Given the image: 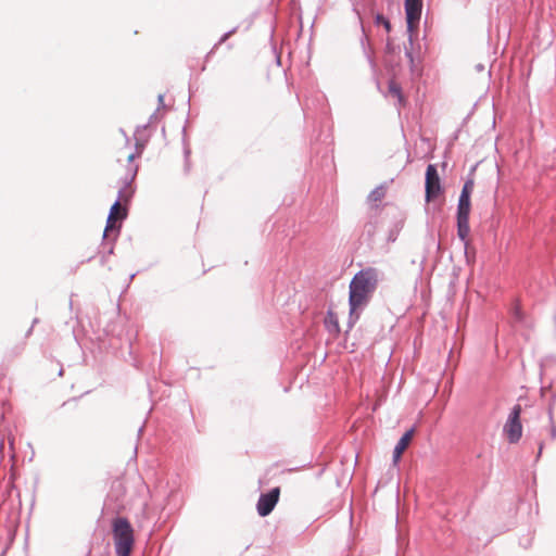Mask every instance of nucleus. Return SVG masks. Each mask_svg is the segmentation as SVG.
<instances>
[{
    "mask_svg": "<svg viewBox=\"0 0 556 556\" xmlns=\"http://www.w3.org/2000/svg\"><path fill=\"white\" fill-rule=\"evenodd\" d=\"M386 195V190L383 187H377L375 190H372L368 197L369 201L371 202H379L381 201Z\"/></svg>",
    "mask_w": 556,
    "mask_h": 556,
    "instance_id": "nucleus-12",
    "label": "nucleus"
},
{
    "mask_svg": "<svg viewBox=\"0 0 556 556\" xmlns=\"http://www.w3.org/2000/svg\"><path fill=\"white\" fill-rule=\"evenodd\" d=\"M112 533L116 556H130L135 535L130 522L124 517H117L112 521Z\"/></svg>",
    "mask_w": 556,
    "mask_h": 556,
    "instance_id": "nucleus-3",
    "label": "nucleus"
},
{
    "mask_svg": "<svg viewBox=\"0 0 556 556\" xmlns=\"http://www.w3.org/2000/svg\"><path fill=\"white\" fill-rule=\"evenodd\" d=\"M469 219L457 218V232L462 240H465L469 235Z\"/></svg>",
    "mask_w": 556,
    "mask_h": 556,
    "instance_id": "nucleus-10",
    "label": "nucleus"
},
{
    "mask_svg": "<svg viewBox=\"0 0 556 556\" xmlns=\"http://www.w3.org/2000/svg\"><path fill=\"white\" fill-rule=\"evenodd\" d=\"M326 324L328 327H332L334 331L339 332V321L336 313L329 311L326 317Z\"/></svg>",
    "mask_w": 556,
    "mask_h": 556,
    "instance_id": "nucleus-13",
    "label": "nucleus"
},
{
    "mask_svg": "<svg viewBox=\"0 0 556 556\" xmlns=\"http://www.w3.org/2000/svg\"><path fill=\"white\" fill-rule=\"evenodd\" d=\"M376 21H377V23H378V24L383 25L387 31H390V30H391V24H390V22H389L386 17H383L382 15H378V16L376 17Z\"/></svg>",
    "mask_w": 556,
    "mask_h": 556,
    "instance_id": "nucleus-14",
    "label": "nucleus"
},
{
    "mask_svg": "<svg viewBox=\"0 0 556 556\" xmlns=\"http://www.w3.org/2000/svg\"><path fill=\"white\" fill-rule=\"evenodd\" d=\"M378 282V273L375 268H366L358 271L350 282V315L351 318L358 319L356 311L365 306L374 291L376 290Z\"/></svg>",
    "mask_w": 556,
    "mask_h": 556,
    "instance_id": "nucleus-2",
    "label": "nucleus"
},
{
    "mask_svg": "<svg viewBox=\"0 0 556 556\" xmlns=\"http://www.w3.org/2000/svg\"><path fill=\"white\" fill-rule=\"evenodd\" d=\"M414 433H415V430L414 429H409L399 440V442L395 445L394 451H393V462H394V464L399 463V460L401 459L403 453L405 452V450L410 444V442L413 440V437H414Z\"/></svg>",
    "mask_w": 556,
    "mask_h": 556,
    "instance_id": "nucleus-9",
    "label": "nucleus"
},
{
    "mask_svg": "<svg viewBox=\"0 0 556 556\" xmlns=\"http://www.w3.org/2000/svg\"><path fill=\"white\" fill-rule=\"evenodd\" d=\"M425 189H426V201L427 202H431V201L435 200L443 192L440 176L438 174L435 165H433V164H429L427 166Z\"/></svg>",
    "mask_w": 556,
    "mask_h": 556,
    "instance_id": "nucleus-5",
    "label": "nucleus"
},
{
    "mask_svg": "<svg viewBox=\"0 0 556 556\" xmlns=\"http://www.w3.org/2000/svg\"><path fill=\"white\" fill-rule=\"evenodd\" d=\"M552 435H553V438L556 437V429H555V427L552 428Z\"/></svg>",
    "mask_w": 556,
    "mask_h": 556,
    "instance_id": "nucleus-16",
    "label": "nucleus"
},
{
    "mask_svg": "<svg viewBox=\"0 0 556 556\" xmlns=\"http://www.w3.org/2000/svg\"><path fill=\"white\" fill-rule=\"evenodd\" d=\"M407 28L413 31L419 22L421 14V0H405Z\"/></svg>",
    "mask_w": 556,
    "mask_h": 556,
    "instance_id": "nucleus-8",
    "label": "nucleus"
},
{
    "mask_svg": "<svg viewBox=\"0 0 556 556\" xmlns=\"http://www.w3.org/2000/svg\"><path fill=\"white\" fill-rule=\"evenodd\" d=\"M389 93L391 97L397 99L400 103L403 102V94L401 86L395 80H390L389 83Z\"/></svg>",
    "mask_w": 556,
    "mask_h": 556,
    "instance_id": "nucleus-11",
    "label": "nucleus"
},
{
    "mask_svg": "<svg viewBox=\"0 0 556 556\" xmlns=\"http://www.w3.org/2000/svg\"><path fill=\"white\" fill-rule=\"evenodd\" d=\"M280 497V488H274L268 493L261 494L256 510L261 517L268 516L277 505Z\"/></svg>",
    "mask_w": 556,
    "mask_h": 556,
    "instance_id": "nucleus-6",
    "label": "nucleus"
},
{
    "mask_svg": "<svg viewBox=\"0 0 556 556\" xmlns=\"http://www.w3.org/2000/svg\"><path fill=\"white\" fill-rule=\"evenodd\" d=\"M233 33H235V30H231V31H229V33L225 34V35L220 38L219 43L225 42V41H226V40H227V39H228V38H229Z\"/></svg>",
    "mask_w": 556,
    "mask_h": 556,
    "instance_id": "nucleus-15",
    "label": "nucleus"
},
{
    "mask_svg": "<svg viewBox=\"0 0 556 556\" xmlns=\"http://www.w3.org/2000/svg\"><path fill=\"white\" fill-rule=\"evenodd\" d=\"M473 187L475 182L472 179H469L464 184L458 200L457 218L469 219L471 208L470 195L472 193Z\"/></svg>",
    "mask_w": 556,
    "mask_h": 556,
    "instance_id": "nucleus-7",
    "label": "nucleus"
},
{
    "mask_svg": "<svg viewBox=\"0 0 556 556\" xmlns=\"http://www.w3.org/2000/svg\"><path fill=\"white\" fill-rule=\"evenodd\" d=\"M521 406L515 405L504 426V433L510 443H516L522 435V425L520 421Z\"/></svg>",
    "mask_w": 556,
    "mask_h": 556,
    "instance_id": "nucleus-4",
    "label": "nucleus"
},
{
    "mask_svg": "<svg viewBox=\"0 0 556 556\" xmlns=\"http://www.w3.org/2000/svg\"><path fill=\"white\" fill-rule=\"evenodd\" d=\"M138 154L139 153L123 154L117 160L118 163H122V161L126 162L125 165L118 164L115 168V174L125 187L119 191V200L111 206L104 229V237H109L112 231L117 230L119 227H117L116 224L125 219L127 216L126 206L122 204V201L127 202L131 197V191L128 188L138 172V166L134 164V160Z\"/></svg>",
    "mask_w": 556,
    "mask_h": 556,
    "instance_id": "nucleus-1",
    "label": "nucleus"
}]
</instances>
